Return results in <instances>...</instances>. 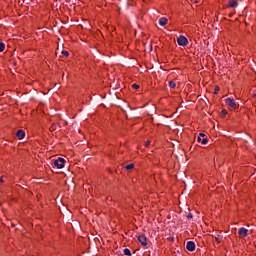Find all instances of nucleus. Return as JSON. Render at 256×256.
Returning a JSON list of instances; mask_svg holds the SVG:
<instances>
[{"instance_id":"1","label":"nucleus","mask_w":256,"mask_h":256,"mask_svg":"<svg viewBox=\"0 0 256 256\" xmlns=\"http://www.w3.org/2000/svg\"><path fill=\"white\" fill-rule=\"evenodd\" d=\"M225 103L230 109H239V104L235 103L233 98H226Z\"/></svg>"},{"instance_id":"2","label":"nucleus","mask_w":256,"mask_h":256,"mask_svg":"<svg viewBox=\"0 0 256 256\" xmlns=\"http://www.w3.org/2000/svg\"><path fill=\"white\" fill-rule=\"evenodd\" d=\"M177 43L180 47H187V45H189V40H187V37L185 36H179L177 38Z\"/></svg>"},{"instance_id":"3","label":"nucleus","mask_w":256,"mask_h":256,"mask_svg":"<svg viewBox=\"0 0 256 256\" xmlns=\"http://www.w3.org/2000/svg\"><path fill=\"white\" fill-rule=\"evenodd\" d=\"M54 166L57 167V169H63L65 167V159L58 158L54 161Z\"/></svg>"},{"instance_id":"4","label":"nucleus","mask_w":256,"mask_h":256,"mask_svg":"<svg viewBox=\"0 0 256 256\" xmlns=\"http://www.w3.org/2000/svg\"><path fill=\"white\" fill-rule=\"evenodd\" d=\"M239 237H241V239H245V237H247V235L249 234V230H247V228H240L238 231Z\"/></svg>"},{"instance_id":"5","label":"nucleus","mask_w":256,"mask_h":256,"mask_svg":"<svg viewBox=\"0 0 256 256\" xmlns=\"http://www.w3.org/2000/svg\"><path fill=\"white\" fill-rule=\"evenodd\" d=\"M138 241L141 243L142 247H147V237L145 235H139Z\"/></svg>"},{"instance_id":"6","label":"nucleus","mask_w":256,"mask_h":256,"mask_svg":"<svg viewBox=\"0 0 256 256\" xmlns=\"http://www.w3.org/2000/svg\"><path fill=\"white\" fill-rule=\"evenodd\" d=\"M187 251H193L195 249V242L189 241L186 244Z\"/></svg>"},{"instance_id":"7","label":"nucleus","mask_w":256,"mask_h":256,"mask_svg":"<svg viewBox=\"0 0 256 256\" xmlns=\"http://www.w3.org/2000/svg\"><path fill=\"white\" fill-rule=\"evenodd\" d=\"M167 23H169V20L166 17H161L159 19V25H161V27H165V25H167Z\"/></svg>"},{"instance_id":"8","label":"nucleus","mask_w":256,"mask_h":256,"mask_svg":"<svg viewBox=\"0 0 256 256\" xmlns=\"http://www.w3.org/2000/svg\"><path fill=\"white\" fill-rule=\"evenodd\" d=\"M16 137H17V139H24V138H25V131H23V130H18V131L16 132Z\"/></svg>"},{"instance_id":"9","label":"nucleus","mask_w":256,"mask_h":256,"mask_svg":"<svg viewBox=\"0 0 256 256\" xmlns=\"http://www.w3.org/2000/svg\"><path fill=\"white\" fill-rule=\"evenodd\" d=\"M197 141H198L199 143L202 142V145H207V138H201V136H198V137H197Z\"/></svg>"},{"instance_id":"10","label":"nucleus","mask_w":256,"mask_h":256,"mask_svg":"<svg viewBox=\"0 0 256 256\" xmlns=\"http://www.w3.org/2000/svg\"><path fill=\"white\" fill-rule=\"evenodd\" d=\"M228 7H231V8L237 7V1L229 0Z\"/></svg>"},{"instance_id":"11","label":"nucleus","mask_w":256,"mask_h":256,"mask_svg":"<svg viewBox=\"0 0 256 256\" xmlns=\"http://www.w3.org/2000/svg\"><path fill=\"white\" fill-rule=\"evenodd\" d=\"M176 85H177V84H175L174 81H170V82H169V88H170V89H175Z\"/></svg>"},{"instance_id":"12","label":"nucleus","mask_w":256,"mask_h":256,"mask_svg":"<svg viewBox=\"0 0 256 256\" xmlns=\"http://www.w3.org/2000/svg\"><path fill=\"white\" fill-rule=\"evenodd\" d=\"M3 51H5V44L0 42V53H3Z\"/></svg>"},{"instance_id":"13","label":"nucleus","mask_w":256,"mask_h":256,"mask_svg":"<svg viewBox=\"0 0 256 256\" xmlns=\"http://www.w3.org/2000/svg\"><path fill=\"white\" fill-rule=\"evenodd\" d=\"M223 237L221 235H218L215 237V241H217L218 243H221Z\"/></svg>"},{"instance_id":"14","label":"nucleus","mask_w":256,"mask_h":256,"mask_svg":"<svg viewBox=\"0 0 256 256\" xmlns=\"http://www.w3.org/2000/svg\"><path fill=\"white\" fill-rule=\"evenodd\" d=\"M124 255L131 256V250L128 248L124 249Z\"/></svg>"},{"instance_id":"15","label":"nucleus","mask_w":256,"mask_h":256,"mask_svg":"<svg viewBox=\"0 0 256 256\" xmlns=\"http://www.w3.org/2000/svg\"><path fill=\"white\" fill-rule=\"evenodd\" d=\"M135 165L134 164H129L126 166L127 171H130V169H134Z\"/></svg>"},{"instance_id":"16","label":"nucleus","mask_w":256,"mask_h":256,"mask_svg":"<svg viewBox=\"0 0 256 256\" xmlns=\"http://www.w3.org/2000/svg\"><path fill=\"white\" fill-rule=\"evenodd\" d=\"M62 55H64L65 57H69V52L68 51H62Z\"/></svg>"},{"instance_id":"17","label":"nucleus","mask_w":256,"mask_h":256,"mask_svg":"<svg viewBox=\"0 0 256 256\" xmlns=\"http://www.w3.org/2000/svg\"><path fill=\"white\" fill-rule=\"evenodd\" d=\"M133 89H139V84H132Z\"/></svg>"},{"instance_id":"18","label":"nucleus","mask_w":256,"mask_h":256,"mask_svg":"<svg viewBox=\"0 0 256 256\" xmlns=\"http://www.w3.org/2000/svg\"><path fill=\"white\" fill-rule=\"evenodd\" d=\"M187 219H193V214L192 213L188 214Z\"/></svg>"},{"instance_id":"19","label":"nucleus","mask_w":256,"mask_h":256,"mask_svg":"<svg viewBox=\"0 0 256 256\" xmlns=\"http://www.w3.org/2000/svg\"><path fill=\"white\" fill-rule=\"evenodd\" d=\"M149 145H151V141H147V142L145 143V147H149Z\"/></svg>"},{"instance_id":"20","label":"nucleus","mask_w":256,"mask_h":256,"mask_svg":"<svg viewBox=\"0 0 256 256\" xmlns=\"http://www.w3.org/2000/svg\"><path fill=\"white\" fill-rule=\"evenodd\" d=\"M219 90H220L219 86H216L215 87V93L219 92Z\"/></svg>"},{"instance_id":"21","label":"nucleus","mask_w":256,"mask_h":256,"mask_svg":"<svg viewBox=\"0 0 256 256\" xmlns=\"http://www.w3.org/2000/svg\"><path fill=\"white\" fill-rule=\"evenodd\" d=\"M198 137H205V133H200Z\"/></svg>"},{"instance_id":"22","label":"nucleus","mask_w":256,"mask_h":256,"mask_svg":"<svg viewBox=\"0 0 256 256\" xmlns=\"http://www.w3.org/2000/svg\"><path fill=\"white\" fill-rule=\"evenodd\" d=\"M5 181L3 180V178H0V183H4Z\"/></svg>"},{"instance_id":"23","label":"nucleus","mask_w":256,"mask_h":256,"mask_svg":"<svg viewBox=\"0 0 256 256\" xmlns=\"http://www.w3.org/2000/svg\"><path fill=\"white\" fill-rule=\"evenodd\" d=\"M190 1H194V0H190ZM194 3H199V0H195Z\"/></svg>"},{"instance_id":"24","label":"nucleus","mask_w":256,"mask_h":256,"mask_svg":"<svg viewBox=\"0 0 256 256\" xmlns=\"http://www.w3.org/2000/svg\"><path fill=\"white\" fill-rule=\"evenodd\" d=\"M222 113H223L224 115H227V112H225V110H224V111H222Z\"/></svg>"}]
</instances>
